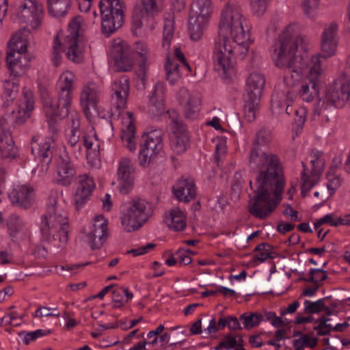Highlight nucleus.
<instances>
[{"label":"nucleus","instance_id":"nucleus-41","mask_svg":"<svg viewBox=\"0 0 350 350\" xmlns=\"http://www.w3.org/2000/svg\"><path fill=\"white\" fill-rule=\"evenodd\" d=\"M239 321L243 325V328L250 329L256 327L264 321V317L262 313L255 312H246L241 314Z\"/></svg>","mask_w":350,"mask_h":350},{"label":"nucleus","instance_id":"nucleus-50","mask_svg":"<svg viewBox=\"0 0 350 350\" xmlns=\"http://www.w3.org/2000/svg\"><path fill=\"white\" fill-rule=\"evenodd\" d=\"M63 46L57 35L54 38L51 55V62L55 66H58L61 64L63 59Z\"/></svg>","mask_w":350,"mask_h":350},{"label":"nucleus","instance_id":"nucleus-13","mask_svg":"<svg viewBox=\"0 0 350 350\" xmlns=\"http://www.w3.org/2000/svg\"><path fill=\"white\" fill-rule=\"evenodd\" d=\"M22 100L18 105L16 111H12V114L0 118V134L10 132L9 125L12 123L23 124L30 117L34 107V97L32 91L26 87L23 89Z\"/></svg>","mask_w":350,"mask_h":350},{"label":"nucleus","instance_id":"nucleus-55","mask_svg":"<svg viewBox=\"0 0 350 350\" xmlns=\"http://www.w3.org/2000/svg\"><path fill=\"white\" fill-rule=\"evenodd\" d=\"M282 98L278 93H275L272 96L271 109L273 114L279 116L283 112L284 107H286L285 103H283Z\"/></svg>","mask_w":350,"mask_h":350},{"label":"nucleus","instance_id":"nucleus-37","mask_svg":"<svg viewBox=\"0 0 350 350\" xmlns=\"http://www.w3.org/2000/svg\"><path fill=\"white\" fill-rule=\"evenodd\" d=\"M72 0H47L48 11L55 18L64 17L72 5Z\"/></svg>","mask_w":350,"mask_h":350},{"label":"nucleus","instance_id":"nucleus-25","mask_svg":"<svg viewBox=\"0 0 350 350\" xmlns=\"http://www.w3.org/2000/svg\"><path fill=\"white\" fill-rule=\"evenodd\" d=\"M100 96V87L96 83L91 82L83 86L80 96V103L88 118L93 116L92 110L96 112V107Z\"/></svg>","mask_w":350,"mask_h":350},{"label":"nucleus","instance_id":"nucleus-29","mask_svg":"<svg viewBox=\"0 0 350 350\" xmlns=\"http://www.w3.org/2000/svg\"><path fill=\"white\" fill-rule=\"evenodd\" d=\"M9 198L12 204L20 207L28 208L35 200V193L33 187L23 185L16 186L9 193Z\"/></svg>","mask_w":350,"mask_h":350},{"label":"nucleus","instance_id":"nucleus-45","mask_svg":"<svg viewBox=\"0 0 350 350\" xmlns=\"http://www.w3.org/2000/svg\"><path fill=\"white\" fill-rule=\"evenodd\" d=\"M10 234L12 237L18 234H24L25 232L23 221L16 215H11L8 222Z\"/></svg>","mask_w":350,"mask_h":350},{"label":"nucleus","instance_id":"nucleus-64","mask_svg":"<svg viewBox=\"0 0 350 350\" xmlns=\"http://www.w3.org/2000/svg\"><path fill=\"white\" fill-rule=\"evenodd\" d=\"M155 246V244L149 243L137 248L132 249L128 251V253L132 254L134 256H140L149 252L150 250H153Z\"/></svg>","mask_w":350,"mask_h":350},{"label":"nucleus","instance_id":"nucleus-40","mask_svg":"<svg viewBox=\"0 0 350 350\" xmlns=\"http://www.w3.org/2000/svg\"><path fill=\"white\" fill-rule=\"evenodd\" d=\"M165 69L167 80L171 85H174L180 79L183 70L185 68H181L179 64L171 59L167 55Z\"/></svg>","mask_w":350,"mask_h":350},{"label":"nucleus","instance_id":"nucleus-52","mask_svg":"<svg viewBox=\"0 0 350 350\" xmlns=\"http://www.w3.org/2000/svg\"><path fill=\"white\" fill-rule=\"evenodd\" d=\"M317 338H312L308 334H301V336L293 341V347L296 350H304L306 347L314 348L317 345Z\"/></svg>","mask_w":350,"mask_h":350},{"label":"nucleus","instance_id":"nucleus-3","mask_svg":"<svg viewBox=\"0 0 350 350\" xmlns=\"http://www.w3.org/2000/svg\"><path fill=\"white\" fill-rule=\"evenodd\" d=\"M42 239L55 247L64 248L68 241V217L59 203L56 192L51 193L48 199L45 213L40 225Z\"/></svg>","mask_w":350,"mask_h":350},{"label":"nucleus","instance_id":"nucleus-63","mask_svg":"<svg viewBox=\"0 0 350 350\" xmlns=\"http://www.w3.org/2000/svg\"><path fill=\"white\" fill-rule=\"evenodd\" d=\"M334 223H336L335 215L333 213L327 214L314 223V228L317 230L324 224H329L330 226H334L333 224Z\"/></svg>","mask_w":350,"mask_h":350},{"label":"nucleus","instance_id":"nucleus-39","mask_svg":"<svg viewBox=\"0 0 350 350\" xmlns=\"http://www.w3.org/2000/svg\"><path fill=\"white\" fill-rule=\"evenodd\" d=\"M212 12L211 0H194L190 15L208 20Z\"/></svg>","mask_w":350,"mask_h":350},{"label":"nucleus","instance_id":"nucleus-19","mask_svg":"<svg viewBox=\"0 0 350 350\" xmlns=\"http://www.w3.org/2000/svg\"><path fill=\"white\" fill-rule=\"evenodd\" d=\"M159 0H139L133 10V24L137 28H153L154 14L159 11Z\"/></svg>","mask_w":350,"mask_h":350},{"label":"nucleus","instance_id":"nucleus-49","mask_svg":"<svg viewBox=\"0 0 350 350\" xmlns=\"http://www.w3.org/2000/svg\"><path fill=\"white\" fill-rule=\"evenodd\" d=\"M51 334L49 329H36L33 332H21L18 333L19 337L22 339L25 345H29L31 342L36 340L37 338L49 335Z\"/></svg>","mask_w":350,"mask_h":350},{"label":"nucleus","instance_id":"nucleus-4","mask_svg":"<svg viewBox=\"0 0 350 350\" xmlns=\"http://www.w3.org/2000/svg\"><path fill=\"white\" fill-rule=\"evenodd\" d=\"M76 77L66 70L62 72L56 83V98H52L46 89H41L40 97L46 115L51 117H66L72 103Z\"/></svg>","mask_w":350,"mask_h":350},{"label":"nucleus","instance_id":"nucleus-9","mask_svg":"<svg viewBox=\"0 0 350 350\" xmlns=\"http://www.w3.org/2000/svg\"><path fill=\"white\" fill-rule=\"evenodd\" d=\"M151 215L150 205L140 198L126 203L122 210L121 223L124 229L132 232L139 228Z\"/></svg>","mask_w":350,"mask_h":350},{"label":"nucleus","instance_id":"nucleus-15","mask_svg":"<svg viewBox=\"0 0 350 350\" xmlns=\"http://www.w3.org/2000/svg\"><path fill=\"white\" fill-rule=\"evenodd\" d=\"M167 123L172 133L170 136L171 148L175 153L179 154L186 150L189 144V135L176 110L167 111Z\"/></svg>","mask_w":350,"mask_h":350},{"label":"nucleus","instance_id":"nucleus-12","mask_svg":"<svg viewBox=\"0 0 350 350\" xmlns=\"http://www.w3.org/2000/svg\"><path fill=\"white\" fill-rule=\"evenodd\" d=\"M83 19L75 16L68 25V34L66 36L64 47L66 48V56L75 63H80L84 59V44L80 38V30Z\"/></svg>","mask_w":350,"mask_h":350},{"label":"nucleus","instance_id":"nucleus-33","mask_svg":"<svg viewBox=\"0 0 350 350\" xmlns=\"http://www.w3.org/2000/svg\"><path fill=\"white\" fill-rule=\"evenodd\" d=\"M0 156L10 161L16 159L19 156L10 132L0 134Z\"/></svg>","mask_w":350,"mask_h":350},{"label":"nucleus","instance_id":"nucleus-24","mask_svg":"<svg viewBox=\"0 0 350 350\" xmlns=\"http://www.w3.org/2000/svg\"><path fill=\"white\" fill-rule=\"evenodd\" d=\"M55 172L56 183L62 186H69L75 179L76 168L67 152H64L59 155L56 162Z\"/></svg>","mask_w":350,"mask_h":350},{"label":"nucleus","instance_id":"nucleus-59","mask_svg":"<svg viewBox=\"0 0 350 350\" xmlns=\"http://www.w3.org/2000/svg\"><path fill=\"white\" fill-rule=\"evenodd\" d=\"M170 335L168 333H164L159 336L154 337L153 340L148 341V345L152 347H164L169 342Z\"/></svg>","mask_w":350,"mask_h":350},{"label":"nucleus","instance_id":"nucleus-22","mask_svg":"<svg viewBox=\"0 0 350 350\" xmlns=\"http://www.w3.org/2000/svg\"><path fill=\"white\" fill-rule=\"evenodd\" d=\"M135 170L134 163L124 157L119 161L117 171V181L120 193L126 195L133 188Z\"/></svg>","mask_w":350,"mask_h":350},{"label":"nucleus","instance_id":"nucleus-43","mask_svg":"<svg viewBox=\"0 0 350 350\" xmlns=\"http://www.w3.org/2000/svg\"><path fill=\"white\" fill-rule=\"evenodd\" d=\"M174 23L173 19H165L163 24L162 47L168 51L174 37Z\"/></svg>","mask_w":350,"mask_h":350},{"label":"nucleus","instance_id":"nucleus-6","mask_svg":"<svg viewBox=\"0 0 350 350\" xmlns=\"http://www.w3.org/2000/svg\"><path fill=\"white\" fill-rule=\"evenodd\" d=\"M113 105L116 106L118 111V116L120 119L121 139L124 146L130 151H134L136 149L135 139V126L134 124V118L132 112H120L126 104L127 97L129 93V80L123 76L116 80L112 84Z\"/></svg>","mask_w":350,"mask_h":350},{"label":"nucleus","instance_id":"nucleus-51","mask_svg":"<svg viewBox=\"0 0 350 350\" xmlns=\"http://www.w3.org/2000/svg\"><path fill=\"white\" fill-rule=\"evenodd\" d=\"M329 299L327 297L320 299L316 301L306 300L304 304V312L308 314L318 313L321 310L325 312L326 301Z\"/></svg>","mask_w":350,"mask_h":350},{"label":"nucleus","instance_id":"nucleus-35","mask_svg":"<svg viewBox=\"0 0 350 350\" xmlns=\"http://www.w3.org/2000/svg\"><path fill=\"white\" fill-rule=\"evenodd\" d=\"M330 320L329 318L324 316L316 320L315 325L313 329L317 331L319 336L329 334L333 330L342 332L349 325L347 322H344L342 323H337L336 325L333 326L329 323Z\"/></svg>","mask_w":350,"mask_h":350},{"label":"nucleus","instance_id":"nucleus-57","mask_svg":"<svg viewBox=\"0 0 350 350\" xmlns=\"http://www.w3.org/2000/svg\"><path fill=\"white\" fill-rule=\"evenodd\" d=\"M191 253V251L189 250H185L183 248H180L177 250L175 254V258L177 259L178 262L182 265H187L191 262V257L189 254Z\"/></svg>","mask_w":350,"mask_h":350},{"label":"nucleus","instance_id":"nucleus-62","mask_svg":"<svg viewBox=\"0 0 350 350\" xmlns=\"http://www.w3.org/2000/svg\"><path fill=\"white\" fill-rule=\"evenodd\" d=\"M165 91V88L164 84L159 82L154 85L153 92L150 96V98L164 101Z\"/></svg>","mask_w":350,"mask_h":350},{"label":"nucleus","instance_id":"nucleus-38","mask_svg":"<svg viewBox=\"0 0 350 350\" xmlns=\"http://www.w3.org/2000/svg\"><path fill=\"white\" fill-rule=\"evenodd\" d=\"M208 21V19L190 15L188 30L192 40H199L202 38Z\"/></svg>","mask_w":350,"mask_h":350},{"label":"nucleus","instance_id":"nucleus-28","mask_svg":"<svg viewBox=\"0 0 350 350\" xmlns=\"http://www.w3.org/2000/svg\"><path fill=\"white\" fill-rule=\"evenodd\" d=\"M118 70L128 71L131 64L127 44L120 39L115 40L110 51Z\"/></svg>","mask_w":350,"mask_h":350},{"label":"nucleus","instance_id":"nucleus-47","mask_svg":"<svg viewBox=\"0 0 350 350\" xmlns=\"http://www.w3.org/2000/svg\"><path fill=\"white\" fill-rule=\"evenodd\" d=\"M243 339L241 336L226 335L219 344L215 347L216 350L232 349L237 346H243Z\"/></svg>","mask_w":350,"mask_h":350},{"label":"nucleus","instance_id":"nucleus-61","mask_svg":"<svg viewBox=\"0 0 350 350\" xmlns=\"http://www.w3.org/2000/svg\"><path fill=\"white\" fill-rule=\"evenodd\" d=\"M327 178L328 182L327 183V187L330 194H332L340 186L341 179L339 176L330 175L329 173H327Z\"/></svg>","mask_w":350,"mask_h":350},{"label":"nucleus","instance_id":"nucleus-36","mask_svg":"<svg viewBox=\"0 0 350 350\" xmlns=\"http://www.w3.org/2000/svg\"><path fill=\"white\" fill-rule=\"evenodd\" d=\"M164 221L170 228L175 231L183 230L186 227V216L179 208L172 209L165 216Z\"/></svg>","mask_w":350,"mask_h":350},{"label":"nucleus","instance_id":"nucleus-46","mask_svg":"<svg viewBox=\"0 0 350 350\" xmlns=\"http://www.w3.org/2000/svg\"><path fill=\"white\" fill-rule=\"evenodd\" d=\"M79 118L77 114L72 116L71 128L67 133L68 142L70 145H75L76 143L81 142V131L79 130Z\"/></svg>","mask_w":350,"mask_h":350},{"label":"nucleus","instance_id":"nucleus-20","mask_svg":"<svg viewBox=\"0 0 350 350\" xmlns=\"http://www.w3.org/2000/svg\"><path fill=\"white\" fill-rule=\"evenodd\" d=\"M350 98V80L338 78L329 87L325 95V103L334 107H342Z\"/></svg>","mask_w":350,"mask_h":350},{"label":"nucleus","instance_id":"nucleus-8","mask_svg":"<svg viewBox=\"0 0 350 350\" xmlns=\"http://www.w3.org/2000/svg\"><path fill=\"white\" fill-rule=\"evenodd\" d=\"M27 40L22 32L15 33L8 42L6 62L11 75H24L29 66L30 57L27 53Z\"/></svg>","mask_w":350,"mask_h":350},{"label":"nucleus","instance_id":"nucleus-1","mask_svg":"<svg viewBox=\"0 0 350 350\" xmlns=\"http://www.w3.org/2000/svg\"><path fill=\"white\" fill-rule=\"evenodd\" d=\"M270 139L269 131L260 129L256 134L249 154V167L258 174L248 209L251 215L261 219L268 217L280 204L285 184L278 156L262 148Z\"/></svg>","mask_w":350,"mask_h":350},{"label":"nucleus","instance_id":"nucleus-54","mask_svg":"<svg viewBox=\"0 0 350 350\" xmlns=\"http://www.w3.org/2000/svg\"><path fill=\"white\" fill-rule=\"evenodd\" d=\"M5 96L13 100L18 92V83L16 81L7 80L3 84Z\"/></svg>","mask_w":350,"mask_h":350},{"label":"nucleus","instance_id":"nucleus-42","mask_svg":"<svg viewBox=\"0 0 350 350\" xmlns=\"http://www.w3.org/2000/svg\"><path fill=\"white\" fill-rule=\"evenodd\" d=\"M133 295L126 288L117 287L112 292V300L114 308L123 306L129 300L132 299Z\"/></svg>","mask_w":350,"mask_h":350},{"label":"nucleus","instance_id":"nucleus-16","mask_svg":"<svg viewBox=\"0 0 350 350\" xmlns=\"http://www.w3.org/2000/svg\"><path fill=\"white\" fill-rule=\"evenodd\" d=\"M141 143L139 159L142 165L146 166L163 150V131L155 129L144 134Z\"/></svg>","mask_w":350,"mask_h":350},{"label":"nucleus","instance_id":"nucleus-11","mask_svg":"<svg viewBox=\"0 0 350 350\" xmlns=\"http://www.w3.org/2000/svg\"><path fill=\"white\" fill-rule=\"evenodd\" d=\"M101 30L107 36L122 27L124 19V5L121 0H100Z\"/></svg>","mask_w":350,"mask_h":350},{"label":"nucleus","instance_id":"nucleus-58","mask_svg":"<svg viewBox=\"0 0 350 350\" xmlns=\"http://www.w3.org/2000/svg\"><path fill=\"white\" fill-rule=\"evenodd\" d=\"M227 152L226 142L223 139H219L217 141L215 146V159L217 163V165L219 164L222 157H224Z\"/></svg>","mask_w":350,"mask_h":350},{"label":"nucleus","instance_id":"nucleus-14","mask_svg":"<svg viewBox=\"0 0 350 350\" xmlns=\"http://www.w3.org/2000/svg\"><path fill=\"white\" fill-rule=\"evenodd\" d=\"M16 16L21 23L36 29L43 19V8L38 0H14Z\"/></svg>","mask_w":350,"mask_h":350},{"label":"nucleus","instance_id":"nucleus-53","mask_svg":"<svg viewBox=\"0 0 350 350\" xmlns=\"http://www.w3.org/2000/svg\"><path fill=\"white\" fill-rule=\"evenodd\" d=\"M319 0H302V7L305 14L311 18L316 16Z\"/></svg>","mask_w":350,"mask_h":350},{"label":"nucleus","instance_id":"nucleus-2","mask_svg":"<svg viewBox=\"0 0 350 350\" xmlns=\"http://www.w3.org/2000/svg\"><path fill=\"white\" fill-rule=\"evenodd\" d=\"M307 40L298 36L294 25H289L280 35L273 45L272 57L277 67L288 70L284 82L288 87H295L299 84L302 72L308 71L306 63L297 66L296 52L299 46L305 49Z\"/></svg>","mask_w":350,"mask_h":350},{"label":"nucleus","instance_id":"nucleus-18","mask_svg":"<svg viewBox=\"0 0 350 350\" xmlns=\"http://www.w3.org/2000/svg\"><path fill=\"white\" fill-rule=\"evenodd\" d=\"M310 163L312 165L311 170L306 168L302 162L304 170L301 173V194L306 196L310 190L319 183L321 171L325 165L323 153L317 150H312Z\"/></svg>","mask_w":350,"mask_h":350},{"label":"nucleus","instance_id":"nucleus-44","mask_svg":"<svg viewBox=\"0 0 350 350\" xmlns=\"http://www.w3.org/2000/svg\"><path fill=\"white\" fill-rule=\"evenodd\" d=\"M271 250V246L266 243H262L257 245L254 249L257 254L253 256V262H263L268 258H273L274 255Z\"/></svg>","mask_w":350,"mask_h":350},{"label":"nucleus","instance_id":"nucleus-56","mask_svg":"<svg viewBox=\"0 0 350 350\" xmlns=\"http://www.w3.org/2000/svg\"><path fill=\"white\" fill-rule=\"evenodd\" d=\"M164 109V101L150 98L148 111L152 116H159L163 113Z\"/></svg>","mask_w":350,"mask_h":350},{"label":"nucleus","instance_id":"nucleus-48","mask_svg":"<svg viewBox=\"0 0 350 350\" xmlns=\"http://www.w3.org/2000/svg\"><path fill=\"white\" fill-rule=\"evenodd\" d=\"M260 99L245 97L244 111L245 117L248 122H252L256 117V112L260 103Z\"/></svg>","mask_w":350,"mask_h":350},{"label":"nucleus","instance_id":"nucleus-7","mask_svg":"<svg viewBox=\"0 0 350 350\" xmlns=\"http://www.w3.org/2000/svg\"><path fill=\"white\" fill-rule=\"evenodd\" d=\"M241 45L226 36L219 38L216 42L213 55L214 68L221 77L228 79L234 73V56L243 59L247 55L250 44H247V51L244 55L241 53Z\"/></svg>","mask_w":350,"mask_h":350},{"label":"nucleus","instance_id":"nucleus-32","mask_svg":"<svg viewBox=\"0 0 350 350\" xmlns=\"http://www.w3.org/2000/svg\"><path fill=\"white\" fill-rule=\"evenodd\" d=\"M265 84L263 75L258 72H252L247 80V89L245 97L260 99Z\"/></svg>","mask_w":350,"mask_h":350},{"label":"nucleus","instance_id":"nucleus-23","mask_svg":"<svg viewBox=\"0 0 350 350\" xmlns=\"http://www.w3.org/2000/svg\"><path fill=\"white\" fill-rule=\"evenodd\" d=\"M107 230L106 219L103 215L96 216L86 233L87 241L92 249H99L103 246L108 236Z\"/></svg>","mask_w":350,"mask_h":350},{"label":"nucleus","instance_id":"nucleus-31","mask_svg":"<svg viewBox=\"0 0 350 350\" xmlns=\"http://www.w3.org/2000/svg\"><path fill=\"white\" fill-rule=\"evenodd\" d=\"M173 193L179 201L186 202L191 201L196 195L193 180L191 178L179 180L173 187Z\"/></svg>","mask_w":350,"mask_h":350},{"label":"nucleus","instance_id":"nucleus-60","mask_svg":"<svg viewBox=\"0 0 350 350\" xmlns=\"http://www.w3.org/2000/svg\"><path fill=\"white\" fill-rule=\"evenodd\" d=\"M267 0H250L252 9L255 14L261 16L267 8Z\"/></svg>","mask_w":350,"mask_h":350},{"label":"nucleus","instance_id":"nucleus-10","mask_svg":"<svg viewBox=\"0 0 350 350\" xmlns=\"http://www.w3.org/2000/svg\"><path fill=\"white\" fill-rule=\"evenodd\" d=\"M306 68L308 71L306 74L307 81H303L298 92L299 96L305 102L312 101L318 95L322 83L323 67L321 57L312 56Z\"/></svg>","mask_w":350,"mask_h":350},{"label":"nucleus","instance_id":"nucleus-27","mask_svg":"<svg viewBox=\"0 0 350 350\" xmlns=\"http://www.w3.org/2000/svg\"><path fill=\"white\" fill-rule=\"evenodd\" d=\"M95 188L92 178L84 174L79 177L73 201L77 209H80L87 202Z\"/></svg>","mask_w":350,"mask_h":350},{"label":"nucleus","instance_id":"nucleus-34","mask_svg":"<svg viewBox=\"0 0 350 350\" xmlns=\"http://www.w3.org/2000/svg\"><path fill=\"white\" fill-rule=\"evenodd\" d=\"M323 101L319 102L316 106L313 120L321 122L323 125H327L330 122H334L336 120L335 107Z\"/></svg>","mask_w":350,"mask_h":350},{"label":"nucleus","instance_id":"nucleus-5","mask_svg":"<svg viewBox=\"0 0 350 350\" xmlns=\"http://www.w3.org/2000/svg\"><path fill=\"white\" fill-rule=\"evenodd\" d=\"M249 25L243 16L239 5L236 3H228L221 11L219 23V35L230 38L232 42L241 44V55L247 51V44H250Z\"/></svg>","mask_w":350,"mask_h":350},{"label":"nucleus","instance_id":"nucleus-26","mask_svg":"<svg viewBox=\"0 0 350 350\" xmlns=\"http://www.w3.org/2000/svg\"><path fill=\"white\" fill-rule=\"evenodd\" d=\"M338 25L336 22H332L325 26L321 34V47L323 56L321 57L322 64L327 57H330L334 54L336 50L338 42Z\"/></svg>","mask_w":350,"mask_h":350},{"label":"nucleus","instance_id":"nucleus-17","mask_svg":"<svg viewBox=\"0 0 350 350\" xmlns=\"http://www.w3.org/2000/svg\"><path fill=\"white\" fill-rule=\"evenodd\" d=\"M50 131L53 133L51 137H46L44 142L37 144L33 138V144L31 146V151L36 156L41 158V163L38 165L34 169V173L38 174V176H44L46 174L49 168V164L53 157L55 141L56 136L55 132L57 131V128L50 126Z\"/></svg>","mask_w":350,"mask_h":350},{"label":"nucleus","instance_id":"nucleus-30","mask_svg":"<svg viewBox=\"0 0 350 350\" xmlns=\"http://www.w3.org/2000/svg\"><path fill=\"white\" fill-rule=\"evenodd\" d=\"M82 145L86 148L87 157L96 158L99 156L100 143L96 133L85 134L81 142L75 145H70L72 148V152L77 158L82 155Z\"/></svg>","mask_w":350,"mask_h":350},{"label":"nucleus","instance_id":"nucleus-21","mask_svg":"<svg viewBox=\"0 0 350 350\" xmlns=\"http://www.w3.org/2000/svg\"><path fill=\"white\" fill-rule=\"evenodd\" d=\"M177 99L187 119L193 120L198 116L201 105L199 92L182 88L177 94Z\"/></svg>","mask_w":350,"mask_h":350}]
</instances>
